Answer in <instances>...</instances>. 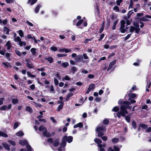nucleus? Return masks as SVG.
<instances>
[{
    "mask_svg": "<svg viewBox=\"0 0 151 151\" xmlns=\"http://www.w3.org/2000/svg\"><path fill=\"white\" fill-rule=\"evenodd\" d=\"M123 105H122L120 107L121 110L117 114V116L120 118L121 116H125L126 114L128 113L126 110L127 109H131V106H129L131 104L130 102L127 101H125L123 102Z\"/></svg>",
    "mask_w": 151,
    "mask_h": 151,
    "instance_id": "nucleus-1",
    "label": "nucleus"
},
{
    "mask_svg": "<svg viewBox=\"0 0 151 151\" xmlns=\"http://www.w3.org/2000/svg\"><path fill=\"white\" fill-rule=\"evenodd\" d=\"M39 130L42 132V135L45 137H49L51 136L50 134L47 132L46 128L43 126H41L39 127Z\"/></svg>",
    "mask_w": 151,
    "mask_h": 151,
    "instance_id": "nucleus-2",
    "label": "nucleus"
},
{
    "mask_svg": "<svg viewBox=\"0 0 151 151\" xmlns=\"http://www.w3.org/2000/svg\"><path fill=\"white\" fill-rule=\"evenodd\" d=\"M106 131V127L104 126L98 127L96 129V131L98 132V136L99 137H100L104 135V132H105Z\"/></svg>",
    "mask_w": 151,
    "mask_h": 151,
    "instance_id": "nucleus-3",
    "label": "nucleus"
},
{
    "mask_svg": "<svg viewBox=\"0 0 151 151\" xmlns=\"http://www.w3.org/2000/svg\"><path fill=\"white\" fill-rule=\"evenodd\" d=\"M14 40L15 42H17V44H19L21 46L26 45V43L25 42L22 41L20 37L19 36H17L16 37L14 38Z\"/></svg>",
    "mask_w": 151,
    "mask_h": 151,
    "instance_id": "nucleus-4",
    "label": "nucleus"
},
{
    "mask_svg": "<svg viewBox=\"0 0 151 151\" xmlns=\"http://www.w3.org/2000/svg\"><path fill=\"white\" fill-rule=\"evenodd\" d=\"M66 144V142L62 139V141L60 144V147L58 149V151H65L64 147Z\"/></svg>",
    "mask_w": 151,
    "mask_h": 151,
    "instance_id": "nucleus-5",
    "label": "nucleus"
},
{
    "mask_svg": "<svg viewBox=\"0 0 151 151\" xmlns=\"http://www.w3.org/2000/svg\"><path fill=\"white\" fill-rule=\"evenodd\" d=\"M63 139L65 140L66 142V141L70 143L72 141L73 137L71 136L67 137L66 136H65L63 137Z\"/></svg>",
    "mask_w": 151,
    "mask_h": 151,
    "instance_id": "nucleus-6",
    "label": "nucleus"
},
{
    "mask_svg": "<svg viewBox=\"0 0 151 151\" xmlns=\"http://www.w3.org/2000/svg\"><path fill=\"white\" fill-rule=\"evenodd\" d=\"M12 107V105L9 104L7 106L6 105H3L1 106L0 108V110H6L10 109Z\"/></svg>",
    "mask_w": 151,
    "mask_h": 151,
    "instance_id": "nucleus-7",
    "label": "nucleus"
},
{
    "mask_svg": "<svg viewBox=\"0 0 151 151\" xmlns=\"http://www.w3.org/2000/svg\"><path fill=\"white\" fill-rule=\"evenodd\" d=\"M19 143L22 146L27 145H28V142L25 139L20 140Z\"/></svg>",
    "mask_w": 151,
    "mask_h": 151,
    "instance_id": "nucleus-8",
    "label": "nucleus"
},
{
    "mask_svg": "<svg viewBox=\"0 0 151 151\" xmlns=\"http://www.w3.org/2000/svg\"><path fill=\"white\" fill-rule=\"evenodd\" d=\"M149 18L151 19V16L146 15L144 17H142L141 18V20L143 21H146L149 20Z\"/></svg>",
    "mask_w": 151,
    "mask_h": 151,
    "instance_id": "nucleus-9",
    "label": "nucleus"
},
{
    "mask_svg": "<svg viewBox=\"0 0 151 151\" xmlns=\"http://www.w3.org/2000/svg\"><path fill=\"white\" fill-rule=\"evenodd\" d=\"M98 147H99V149H98L99 151H104L105 149L104 148L106 146V144H103L102 145H98Z\"/></svg>",
    "mask_w": 151,
    "mask_h": 151,
    "instance_id": "nucleus-10",
    "label": "nucleus"
},
{
    "mask_svg": "<svg viewBox=\"0 0 151 151\" xmlns=\"http://www.w3.org/2000/svg\"><path fill=\"white\" fill-rule=\"evenodd\" d=\"M58 51L59 52H64L65 53H67L71 52V50L70 49L63 48L59 49L58 50Z\"/></svg>",
    "mask_w": 151,
    "mask_h": 151,
    "instance_id": "nucleus-11",
    "label": "nucleus"
},
{
    "mask_svg": "<svg viewBox=\"0 0 151 151\" xmlns=\"http://www.w3.org/2000/svg\"><path fill=\"white\" fill-rule=\"evenodd\" d=\"M119 148L116 146H114V149L112 148L111 147L108 148L107 151H119Z\"/></svg>",
    "mask_w": 151,
    "mask_h": 151,
    "instance_id": "nucleus-12",
    "label": "nucleus"
},
{
    "mask_svg": "<svg viewBox=\"0 0 151 151\" xmlns=\"http://www.w3.org/2000/svg\"><path fill=\"white\" fill-rule=\"evenodd\" d=\"M8 19H6L2 21L1 19H0V24L5 25L8 23Z\"/></svg>",
    "mask_w": 151,
    "mask_h": 151,
    "instance_id": "nucleus-13",
    "label": "nucleus"
},
{
    "mask_svg": "<svg viewBox=\"0 0 151 151\" xmlns=\"http://www.w3.org/2000/svg\"><path fill=\"white\" fill-rule=\"evenodd\" d=\"M83 125L82 123L80 122L78 124H77L73 126V127L74 128H76L77 127L82 128L83 127Z\"/></svg>",
    "mask_w": 151,
    "mask_h": 151,
    "instance_id": "nucleus-14",
    "label": "nucleus"
},
{
    "mask_svg": "<svg viewBox=\"0 0 151 151\" xmlns=\"http://www.w3.org/2000/svg\"><path fill=\"white\" fill-rule=\"evenodd\" d=\"M2 145L4 147L5 149L7 150H9L10 149V148L9 147V146L8 145V144L6 142H4L2 143Z\"/></svg>",
    "mask_w": 151,
    "mask_h": 151,
    "instance_id": "nucleus-15",
    "label": "nucleus"
},
{
    "mask_svg": "<svg viewBox=\"0 0 151 151\" xmlns=\"http://www.w3.org/2000/svg\"><path fill=\"white\" fill-rule=\"evenodd\" d=\"M24 134V132L21 130H20L17 132L16 134V135L18 137H21Z\"/></svg>",
    "mask_w": 151,
    "mask_h": 151,
    "instance_id": "nucleus-16",
    "label": "nucleus"
},
{
    "mask_svg": "<svg viewBox=\"0 0 151 151\" xmlns=\"http://www.w3.org/2000/svg\"><path fill=\"white\" fill-rule=\"evenodd\" d=\"M137 96L136 95L135 93H132L129 95V98L128 100H131V99H134Z\"/></svg>",
    "mask_w": 151,
    "mask_h": 151,
    "instance_id": "nucleus-17",
    "label": "nucleus"
},
{
    "mask_svg": "<svg viewBox=\"0 0 151 151\" xmlns=\"http://www.w3.org/2000/svg\"><path fill=\"white\" fill-rule=\"evenodd\" d=\"M27 66L29 68H34V66L31 62H27Z\"/></svg>",
    "mask_w": 151,
    "mask_h": 151,
    "instance_id": "nucleus-18",
    "label": "nucleus"
},
{
    "mask_svg": "<svg viewBox=\"0 0 151 151\" xmlns=\"http://www.w3.org/2000/svg\"><path fill=\"white\" fill-rule=\"evenodd\" d=\"M9 29L6 27H3V31L4 32H6V35L9 34Z\"/></svg>",
    "mask_w": 151,
    "mask_h": 151,
    "instance_id": "nucleus-19",
    "label": "nucleus"
},
{
    "mask_svg": "<svg viewBox=\"0 0 151 151\" xmlns=\"http://www.w3.org/2000/svg\"><path fill=\"white\" fill-rule=\"evenodd\" d=\"M94 141L95 142L97 143L98 145H102L101 143H102L101 140L98 138H96L94 139Z\"/></svg>",
    "mask_w": 151,
    "mask_h": 151,
    "instance_id": "nucleus-20",
    "label": "nucleus"
},
{
    "mask_svg": "<svg viewBox=\"0 0 151 151\" xmlns=\"http://www.w3.org/2000/svg\"><path fill=\"white\" fill-rule=\"evenodd\" d=\"M118 22V20H116L113 23V26H112V29L113 30H115L116 29V26Z\"/></svg>",
    "mask_w": 151,
    "mask_h": 151,
    "instance_id": "nucleus-21",
    "label": "nucleus"
},
{
    "mask_svg": "<svg viewBox=\"0 0 151 151\" xmlns=\"http://www.w3.org/2000/svg\"><path fill=\"white\" fill-rule=\"evenodd\" d=\"M45 58L50 63H51L53 62V59L51 57H49L48 58Z\"/></svg>",
    "mask_w": 151,
    "mask_h": 151,
    "instance_id": "nucleus-22",
    "label": "nucleus"
},
{
    "mask_svg": "<svg viewBox=\"0 0 151 151\" xmlns=\"http://www.w3.org/2000/svg\"><path fill=\"white\" fill-rule=\"evenodd\" d=\"M30 51L32 55H35L36 54V49L35 48H32L31 49Z\"/></svg>",
    "mask_w": 151,
    "mask_h": 151,
    "instance_id": "nucleus-23",
    "label": "nucleus"
},
{
    "mask_svg": "<svg viewBox=\"0 0 151 151\" xmlns=\"http://www.w3.org/2000/svg\"><path fill=\"white\" fill-rule=\"evenodd\" d=\"M73 95V93H70L67 95L65 99V100L66 101H68L69 100L70 97H72Z\"/></svg>",
    "mask_w": 151,
    "mask_h": 151,
    "instance_id": "nucleus-24",
    "label": "nucleus"
},
{
    "mask_svg": "<svg viewBox=\"0 0 151 151\" xmlns=\"http://www.w3.org/2000/svg\"><path fill=\"white\" fill-rule=\"evenodd\" d=\"M2 64L3 65L6 67L11 68L12 67V66L9 64V63H8L7 62H4L2 63Z\"/></svg>",
    "mask_w": 151,
    "mask_h": 151,
    "instance_id": "nucleus-25",
    "label": "nucleus"
},
{
    "mask_svg": "<svg viewBox=\"0 0 151 151\" xmlns=\"http://www.w3.org/2000/svg\"><path fill=\"white\" fill-rule=\"evenodd\" d=\"M139 25L138 24H137L135 28V32L138 34L140 30V29L139 28Z\"/></svg>",
    "mask_w": 151,
    "mask_h": 151,
    "instance_id": "nucleus-26",
    "label": "nucleus"
},
{
    "mask_svg": "<svg viewBox=\"0 0 151 151\" xmlns=\"http://www.w3.org/2000/svg\"><path fill=\"white\" fill-rule=\"evenodd\" d=\"M5 46H7L8 50H9L10 49L11 47V44L9 41H8L7 42Z\"/></svg>",
    "mask_w": 151,
    "mask_h": 151,
    "instance_id": "nucleus-27",
    "label": "nucleus"
},
{
    "mask_svg": "<svg viewBox=\"0 0 151 151\" xmlns=\"http://www.w3.org/2000/svg\"><path fill=\"white\" fill-rule=\"evenodd\" d=\"M59 139H56V140H55V141L54 142V143H53L54 146L55 147H56L58 146V145H59Z\"/></svg>",
    "mask_w": 151,
    "mask_h": 151,
    "instance_id": "nucleus-28",
    "label": "nucleus"
},
{
    "mask_svg": "<svg viewBox=\"0 0 151 151\" xmlns=\"http://www.w3.org/2000/svg\"><path fill=\"white\" fill-rule=\"evenodd\" d=\"M2 136L5 137H7L8 135L5 133L1 131H0V136Z\"/></svg>",
    "mask_w": 151,
    "mask_h": 151,
    "instance_id": "nucleus-29",
    "label": "nucleus"
},
{
    "mask_svg": "<svg viewBox=\"0 0 151 151\" xmlns=\"http://www.w3.org/2000/svg\"><path fill=\"white\" fill-rule=\"evenodd\" d=\"M104 22V21L102 24L101 27L100 28L99 31V32L100 33H101L103 31L105 26Z\"/></svg>",
    "mask_w": 151,
    "mask_h": 151,
    "instance_id": "nucleus-30",
    "label": "nucleus"
},
{
    "mask_svg": "<svg viewBox=\"0 0 151 151\" xmlns=\"http://www.w3.org/2000/svg\"><path fill=\"white\" fill-rule=\"evenodd\" d=\"M126 23L125 21L124 20H122L121 22V27L125 28V24Z\"/></svg>",
    "mask_w": 151,
    "mask_h": 151,
    "instance_id": "nucleus-31",
    "label": "nucleus"
},
{
    "mask_svg": "<svg viewBox=\"0 0 151 151\" xmlns=\"http://www.w3.org/2000/svg\"><path fill=\"white\" fill-rule=\"evenodd\" d=\"M41 7V6L40 5H37L35 9V12L37 13L39 10L40 8Z\"/></svg>",
    "mask_w": 151,
    "mask_h": 151,
    "instance_id": "nucleus-32",
    "label": "nucleus"
},
{
    "mask_svg": "<svg viewBox=\"0 0 151 151\" xmlns=\"http://www.w3.org/2000/svg\"><path fill=\"white\" fill-rule=\"evenodd\" d=\"M37 0H29L28 3L29 4L31 2V5H32L35 4L37 1Z\"/></svg>",
    "mask_w": 151,
    "mask_h": 151,
    "instance_id": "nucleus-33",
    "label": "nucleus"
},
{
    "mask_svg": "<svg viewBox=\"0 0 151 151\" xmlns=\"http://www.w3.org/2000/svg\"><path fill=\"white\" fill-rule=\"evenodd\" d=\"M18 33L19 35L21 37H24V34L23 31L22 30H20L18 31Z\"/></svg>",
    "mask_w": 151,
    "mask_h": 151,
    "instance_id": "nucleus-34",
    "label": "nucleus"
},
{
    "mask_svg": "<svg viewBox=\"0 0 151 151\" xmlns=\"http://www.w3.org/2000/svg\"><path fill=\"white\" fill-rule=\"evenodd\" d=\"M20 124V123L18 122H15L14 124V129H16L18 127Z\"/></svg>",
    "mask_w": 151,
    "mask_h": 151,
    "instance_id": "nucleus-35",
    "label": "nucleus"
},
{
    "mask_svg": "<svg viewBox=\"0 0 151 151\" xmlns=\"http://www.w3.org/2000/svg\"><path fill=\"white\" fill-rule=\"evenodd\" d=\"M119 141V139L117 138H114L112 139V141L113 143H116Z\"/></svg>",
    "mask_w": 151,
    "mask_h": 151,
    "instance_id": "nucleus-36",
    "label": "nucleus"
},
{
    "mask_svg": "<svg viewBox=\"0 0 151 151\" xmlns=\"http://www.w3.org/2000/svg\"><path fill=\"white\" fill-rule=\"evenodd\" d=\"M26 110L30 113H32L33 111L32 109L29 106H27L26 107Z\"/></svg>",
    "mask_w": 151,
    "mask_h": 151,
    "instance_id": "nucleus-37",
    "label": "nucleus"
},
{
    "mask_svg": "<svg viewBox=\"0 0 151 151\" xmlns=\"http://www.w3.org/2000/svg\"><path fill=\"white\" fill-rule=\"evenodd\" d=\"M70 80V78L68 76H66L62 78V81H69Z\"/></svg>",
    "mask_w": 151,
    "mask_h": 151,
    "instance_id": "nucleus-38",
    "label": "nucleus"
},
{
    "mask_svg": "<svg viewBox=\"0 0 151 151\" xmlns=\"http://www.w3.org/2000/svg\"><path fill=\"white\" fill-rule=\"evenodd\" d=\"M91 90H93L95 88V85L94 84H90L88 88Z\"/></svg>",
    "mask_w": 151,
    "mask_h": 151,
    "instance_id": "nucleus-39",
    "label": "nucleus"
},
{
    "mask_svg": "<svg viewBox=\"0 0 151 151\" xmlns=\"http://www.w3.org/2000/svg\"><path fill=\"white\" fill-rule=\"evenodd\" d=\"M32 103L35 105L37 107H39L40 108L42 106L41 104H40L37 103L35 101H33Z\"/></svg>",
    "mask_w": 151,
    "mask_h": 151,
    "instance_id": "nucleus-40",
    "label": "nucleus"
},
{
    "mask_svg": "<svg viewBox=\"0 0 151 151\" xmlns=\"http://www.w3.org/2000/svg\"><path fill=\"white\" fill-rule=\"evenodd\" d=\"M82 59V56L81 55H79L77 56L76 60L80 61Z\"/></svg>",
    "mask_w": 151,
    "mask_h": 151,
    "instance_id": "nucleus-41",
    "label": "nucleus"
},
{
    "mask_svg": "<svg viewBox=\"0 0 151 151\" xmlns=\"http://www.w3.org/2000/svg\"><path fill=\"white\" fill-rule=\"evenodd\" d=\"M12 103L14 104H16L18 102V100L17 99H13L12 100Z\"/></svg>",
    "mask_w": 151,
    "mask_h": 151,
    "instance_id": "nucleus-42",
    "label": "nucleus"
},
{
    "mask_svg": "<svg viewBox=\"0 0 151 151\" xmlns=\"http://www.w3.org/2000/svg\"><path fill=\"white\" fill-rule=\"evenodd\" d=\"M119 108L117 106H115L113 108L112 110V111L117 112L119 111Z\"/></svg>",
    "mask_w": 151,
    "mask_h": 151,
    "instance_id": "nucleus-43",
    "label": "nucleus"
},
{
    "mask_svg": "<svg viewBox=\"0 0 151 151\" xmlns=\"http://www.w3.org/2000/svg\"><path fill=\"white\" fill-rule=\"evenodd\" d=\"M15 52L16 54L18 56L20 57L22 56L21 52L18 50L16 49L15 50Z\"/></svg>",
    "mask_w": 151,
    "mask_h": 151,
    "instance_id": "nucleus-44",
    "label": "nucleus"
},
{
    "mask_svg": "<svg viewBox=\"0 0 151 151\" xmlns=\"http://www.w3.org/2000/svg\"><path fill=\"white\" fill-rule=\"evenodd\" d=\"M63 105H62V104H60V105H59L57 109V111H60L63 108Z\"/></svg>",
    "mask_w": 151,
    "mask_h": 151,
    "instance_id": "nucleus-45",
    "label": "nucleus"
},
{
    "mask_svg": "<svg viewBox=\"0 0 151 151\" xmlns=\"http://www.w3.org/2000/svg\"><path fill=\"white\" fill-rule=\"evenodd\" d=\"M27 151H32L33 149L31 147L28 145H27Z\"/></svg>",
    "mask_w": 151,
    "mask_h": 151,
    "instance_id": "nucleus-46",
    "label": "nucleus"
},
{
    "mask_svg": "<svg viewBox=\"0 0 151 151\" xmlns=\"http://www.w3.org/2000/svg\"><path fill=\"white\" fill-rule=\"evenodd\" d=\"M62 65L64 68H65L69 65V63L67 62H65L63 63Z\"/></svg>",
    "mask_w": 151,
    "mask_h": 151,
    "instance_id": "nucleus-47",
    "label": "nucleus"
},
{
    "mask_svg": "<svg viewBox=\"0 0 151 151\" xmlns=\"http://www.w3.org/2000/svg\"><path fill=\"white\" fill-rule=\"evenodd\" d=\"M8 142L13 146H15L16 145L15 142L12 140H9L8 141Z\"/></svg>",
    "mask_w": 151,
    "mask_h": 151,
    "instance_id": "nucleus-48",
    "label": "nucleus"
},
{
    "mask_svg": "<svg viewBox=\"0 0 151 151\" xmlns=\"http://www.w3.org/2000/svg\"><path fill=\"white\" fill-rule=\"evenodd\" d=\"M135 30V27H134L131 26L129 29V31L130 32H133Z\"/></svg>",
    "mask_w": 151,
    "mask_h": 151,
    "instance_id": "nucleus-49",
    "label": "nucleus"
},
{
    "mask_svg": "<svg viewBox=\"0 0 151 151\" xmlns=\"http://www.w3.org/2000/svg\"><path fill=\"white\" fill-rule=\"evenodd\" d=\"M27 73L28 76L32 78H35V75L32 74L31 73L29 72H27Z\"/></svg>",
    "mask_w": 151,
    "mask_h": 151,
    "instance_id": "nucleus-50",
    "label": "nucleus"
},
{
    "mask_svg": "<svg viewBox=\"0 0 151 151\" xmlns=\"http://www.w3.org/2000/svg\"><path fill=\"white\" fill-rule=\"evenodd\" d=\"M83 19H81L79 20L76 24V26H78L80 25L83 22Z\"/></svg>",
    "mask_w": 151,
    "mask_h": 151,
    "instance_id": "nucleus-51",
    "label": "nucleus"
},
{
    "mask_svg": "<svg viewBox=\"0 0 151 151\" xmlns=\"http://www.w3.org/2000/svg\"><path fill=\"white\" fill-rule=\"evenodd\" d=\"M131 34H128L127 36H126L125 37H123V39H124V41H126L127 39H128L131 36Z\"/></svg>",
    "mask_w": 151,
    "mask_h": 151,
    "instance_id": "nucleus-52",
    "label": "nucleus"
},
{
    "mask_svg": "<svg viewBox=\"0 0 151 151\" xmlns=\"http://www.w3.org/2000/svg\"><path fill=\"white\" fill-rule=\"evenodd\" d=\"M5 1L6 3H7L8 4L9 3H13L14 2H15V0H5Z\"/></svg>",
    "mask_w": 151,
    "mask_h": 151,
    "instance_id": "nucleus-53",
    "label": "nucleus"
},
{
    "mask_svg": "<svg viewBox=\"0 0 151 151\" xmlns=\"http://www.w3.org/2000/svg\"><path fill=\"white\" fill-rule=\"evenodd\" d=\"M107 67V65L106 64H104L103 66L102 67L101 69L102 70H106Z\"/></svg>",
    "mask_w": 151,
    "mask_h": 151,
    "instance_id": "nucleus-54",
    "label": "nucleus"
},
{
    "mask_svg": "<svg viewBox=\"0 0 151 151\" xmlns=\"http://www.w3.org/2000/svg\"><path fill=\"white\" fill-rule=\"evenodd\" d=\"M125 119L129 123L130 122V119L129 116H127L125 117Z\"/></svg>",
    "mask_w": 151,
    "mask_h": 151,
    "instance_id": "nucleus-55",
    "label": "nucleus"
},
{
    "mask_svg": "<svg viewBox=\"0 0 151 151\" xmlns=\"http://www.w3.org/2000/svg\"><path fill=\"white\" fill-rule=\"evenodd\" d=\"M120 30L121 32L122 33H124L126 32V29L124 28L120 27Z\"/></svg>",
    "mask_w": 151,
    "mask_h": 151,
    "instance_id": "nucleus-56",
    "label": "nucleus"
},
{
    "mask_svg": "<svg viewBox=\"0 0 151 151\" xmlns=\"http://www.w3.org/2000/svg\"><path fill=\"white\" fill-rule=\"evenodd\" d=\"M110 26V22L109 21H108L106 24L105 29H107Z\"/></svg>",
    "mask_w": 151,
    "mask_h": 151,
    "instance_id": "nucleus-57",
    "label": "nucleus"
},
{
    "mask_svg": "<svg viewBox=\"0 0 151 151\" xmlns=\"http://www.w3.org/2000/svg\"><path fill=\"white\" fill-rule=\"evenodd\" d=\"M132 125L133 128L134 129H135L136 127V124L134 121H133L132 122Z\"/></svg>",
    "mask_w": 151,
    "mask_h": 151,
    "instance_id": "nucleus-58",
    "label": "nucleus"
},
{
    "mask_svg": "<svg viewBox=\"0 0 151 151\" xmlns=\"http://www.w3.org/2000/svg\"><path fill=\"white\" fill-rule=\"evenodd\" d=\"M6 57L8 60H9V56H10V54L9 53H6L5 55Z\"/></svg>",
    "mask_w": 151,
    "mask_h": 151,
    "instance_id": "nucleus-59",
    "label": "nucleus"
},
{
    "mask_svg": "<svg viewBox=\"0 0 151 151\" xmlns=\"http://www.w3.org/2000/svg\"><path fill=\"white\" fill-rule=\"evenodd\" d=\"M71 70L73 73H75L77 71L76 68L75 67H72L71 69Z\"/></svg>",
    "mask_w": 151,
    "mask_h": 151,
    "instance_id": "nucleus-60",
    "label": "nucleus"
},
{
    "mask_svg": "<svg viewBox=\"0 0 151 151\" xmlns=\"http://www.w3.org/2000/svg\"><path fill=\"white\" fill-rule=\"evenodd\" d=\"M67 55L66 54H59L57 55V56L59 57H61L64 56H66Z\"/></svg>",
    "mask_w": 151,
    "mask_h": 151,
    "instance_id": "nucleus-61",
    "label": "nucleus"
},
{
    "mask_svg": "<svg viewBox=\"0 0 151 151\" xmlns=\"http://www.w3.org/2000/svg\"><path fill=\"white\" fill-rule=\"evenodd\" d=\"M113 9L114 10L116 11L117 12H118L119 10V7L117 6H114Z\"/></svg>",
    "mask_w": 151,
    "mask_h": 151,
    "instance_id": "nucleus-62",
    "label": "nucleus"
},
{
    "mask_svg": "<svg viewBox=\"0 0 151 151\" xmlns=\"http://www.w3.org/2000/svg\"><path fill=\"white\" fill-rule=\"evenodd\" d=\"M83 57L85 60L87 59L88 58V57L86 53H84L83 54Z\"/></svg>",
    "mask_w": 151,
    "mask_h": 151,
    "instance_id": "nucleus-63",
    "label": "nucleus"
},
{
    "mask_svg": "<svg viewBox=\"0 0 151 151\" xmlns=\"http://www.w3.org/2000/svg\"><path fill=\"white\" fill-rule=\"evenodd\" d=\"M101 100V99L99 97H96L94 99V101L97 102L100 101Z\"/></svg>",
    "mask_w": 151,
    "mask_h": 151,
    "instance_id": "nucleus-64",
    "label": "nucleus"
}]
</instances>
